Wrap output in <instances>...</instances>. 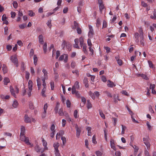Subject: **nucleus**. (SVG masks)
<instances>
[{"label":"nucleus","mask_w":156,"mask_h":156,"mask_svg":"<svg viewBox=\"0 0 156 156\" xmlns=\"http://www.w3.org/2000/svg\"><path fill=\"white\" fill-rule=\"evenodd\" d=\"M149 138L148 136H147L146 137L143 138L144 143L146 146L147 149H149L150 148V144L149 141Z\"/></svg>","instance_id":"obj_1"},{"label":"nucleus","mask_w":156,"mask_h":156,"mask_svg":"<svg viewBox=\"0 0 156 156\" xmlns=\"http://www.w3.org/2000/svg\"><path fill=\"white\" fill-rule=\"evenodd\" d=\"M88 27L89 29L88 32V36L90 38H91L93 37L94 34V33L92 26L90 25H89Z\"/></svg>","instance_id":"obj_2"},{"label":"nucleus","mask_w":156,"mask_h":156,"mask_svg":"<svg viewBox=\"0 0 156 156\" xmlns=\"http://www.w3.org/2000/svg\"><path fill=\"white\" fill-rule=\"evenodd\" d=\"M11 60L15 65L17 67L18 66V60L15 56H12L11 57Z\"/></svg>","instance_id":"obj_3"},{"label":"nucleus","mask_w":156,"mask_h":156,"mask_svg":"<svg viewBox=\"0 0 156 156\" xmlns=\"http://www.w3.org/2000/svg\"><path fill=\"white\" fill-rule=\"evenodd\" d=\"M80 88L79 85V82L78 81H76L74 85L73 86L72 88V90L73 92H74V91H76V89H79Z\"/></svg>","instance_id":"obj_4"},{"label":"nucleus","mask_w":156,"mask_h":156,"mask_svg":"<svg viewBox=\"0 0 156 156\" xmlns=\"http://www.w3.org/2000/svg\"><path fill=\"white\" fill-rule=\"evenodd\" d=\"M24 121L26 123H30L31 119L27 115H25L24 116Z\"/></svg>","instance_id":"obj_5"},{"label":"nucleus","mask_w":156,"mask_h":156,"mask_svg":"<svg viewBox=\"0 0 156 156\" xmlns=\"http://www.w3.org/2000/svg\"><path fill=\"white\" fill-rule=\"evenodd\" d=\"M53 146L55 149V151H59L58 147L59 146V144L58 143L55 142L54 143Z\"/></svg>","instance_id":"obj_6"},{"label":"nucleus","mask_w":156,"mask_h":156,"mask_svg":"<svg viewBox=\"0 0 156 156\" xmlns=\"http://www.w3.org/2000/svg\"><path fill=\"white\" fill-rule=\"evenodd\" d=\"M75 128L76 130V136L78 137L80 135L81 131L80 129L78 127V126L77 125H76Z\"/></svg>","instance_id":"obj_7"},{"label":"nucleus","mask_w":156,"mask_h":156,"mask_svg":"<svg viewBox=\"0 0 156 156\" xmlns=\"http://www.w3.org/2000/svg\"><path fill=\"white\" fill-rule=\"evenodd\" d=\"M42 72L44 74V77L42 79H47L48 78V73L46 70L45 69H43Z\"/></svg>","instance_id":"obj_8"},{"label":"nucleus","mask_w":156,"mask_h":156,"mask_svg":"<svg viewBox=\"0 0 156 156\" xmlns=\"http://www.w3.org/2000/svg\"><path fill=\"white\" fill-rule=\"evenodd\" d=\"M139 32L140 34V38L141 39L143 40L144 38L143 36V30L142 28L140 27L139 28Z\"/></svg>","instance_id":"obj_9"},{"label":"nucleus","mask_w":156,"mask_h":156,"mask_svg":"<svg viewBox=\"0 0 156 156\" xmlns=\"http://www.w3.org/2000/svg\"><path fill=\"white\" fill-rule=\"evenodd\" d=\"M35 150L37 152H40L42 153L44 151L43 150H41V149L40 148L39 146L38 145H36L35 147Z\"/></svg>","instance_id":"obj_10"},{"label":"nucleus","mask_w":156,"mask_h":156,"mask_svg":"<svg viewBox=\"0 0 156 156\" xmlns=\"http://www.w3.org/2000/svg\"><path fill=\"white\" fill-rule=\"evenodd\" d=\"M21 132L20 135H25V128L24 126H21Z\"/></svg>","instance_id":"obj_11"},{"label":"nucleus","mask_w":156,"mask_h":156,"mask_svg":"<svg viewBox=\"0 0 156 156\" xmlns=\"http://www.w3.org/2000/svg\"><path fill=\"white\" fill-rule=\"evenodd\" d=\"M10 91L12 94V95L15 98H16V95L15 93V91L13 87L11 86H10Z\"/></svg>","instance_id":"obj_12"},{"label":"nucleus","mask_w":156,"mask_h":156,"mask_svg":"<svg viewBox=\"0 0 156 156\" xmlns=\"http://www.w3.org/2000/svg\"><path fill=\"white\" fill-rule=\"evenodd\" d=\"M62 46L63 47V48L65 46L66 47L68 46V47H70L71 45L69 42H66L64 40L63 41Z\"/></svg>","instance_id":"obj_13"},{"label":"nucleus","mask_w":156,"mask_h":156,"mask_svg":"<svg viewBox=\"0 0 156 156\" xmlns=\"http://www.w3.org/2000/svg\"><path fill=\"white\" fill-rule=\"evenodd\" d=\"M108 82H109V83H108L107 84V86L108 87H112L113 86L115 87L116 86L113 82L109 80H108Z\"/></svg>","instance_id":"obj_14"},{"label":"nucleus","mask_w":156,"mask_h":156,"mask_svg":"<svg viewBox=\"0 0 156 156\" xmlns=\"http://www.w3.org/2000/svg\"><path fill=\"white\" fill-rule=\"evenodd\" d=\"M39 42L41 44L44 43L43 37L42 35L41 34L39 36Z\"/></svg>","instance_id":"obj_15"},{"label":"nucleus","mask_w":156,"mask_h":156,"mask_svg":"<svg viewBox=\"0 0 156 156\" xmlns=\"http://www.w3.org/2000/svg\"><path fill=\"white\" fill-rule=\"evenodd\" d=\"M134 37H135V39H136V42L137 44H138L139 43V40L138 39L139 37V34L137 32L135 33V34H134Z\"/></svg>","instance_id":"obj_16"},{"label":"nucleus","mask_w":156,"mask_h":156,"mask_svg":"<svg viewBox=\"0 0 156 156\" xmlns=\"http://www.w3.org/2000/svg\"><path fill=\"white\" fill-rule=\"evenodd\" d=\"M101 22L99 18H98L96 20V27L98 28L101 26Z\"/></svg>","instance_id":"obj_17"},{"label":"nucleus","mask_w":156,"mask_h":156,"mask_svg":"<svg viewBox=\"0 0 156 156\" xmlns=\"http://www.w3.org/2000/svg\"><path fill=\"white\" fill-rule=\"evenodd\" d=\"M33 83L32 81L29 80L28 82V88L29 90H32Z\"/></svg>","instance_id":"obj_18"},{"label":"nucleus","mask_w":156,"mask_h":156,"mask_svg":"<svg viewBox=\"0 0 156 156\" xmlns=\"http://www.w3.org/2000/svg\"><path fill=\"white\" fill-rule=\"evenodd\" d=\"M3 81L4 84L6 85H7V83L10 82V81L9 78L5 77L4 78Z\"/></svg>","instance_id":"obj_19"},{"label":"nucleus","mask_w":156,"mask_h":156,"mask_svg":"<svg viewBox=\"0 0 156 156\" xmlns=\"http://www.w3.org/2000/svg\"><path fill=\"white\" fill-rule=\"evenodd\" d=\"M79 41H80V44L81 46V47H82V45H83V44H84L83 43L84 41L83 37H80L79 38Z\"/></svg>","instance_id":"obj_20"},{"label":"nucleus","mask_w":156,"mask_h":156,"mask_svg":"<svg viewBox=\"0 0 156 156\" xmlns=\"http://www.w3.org/2000/svg\"><path fill=\"white\" fill-rule=\"evenodd\" d=\"M37 57L36 55H34V63L35 66L37 64Z\"/></svg>","instance_id":"obj_21"},{"label":"nucleus","mask_w":156,"mask_h":156,"mask_svg":"<svg viewBox=\"0 0 156 156\" xmlns=\"http://www.w3.org/2000/svg\"><path fill=\"white\" fill-rule=\"evenodd\" d=\"M72 94H75L76 97L78 98H80V94L79 93V92L78 91L76 90L74 92H73L72 90Z\"/></svg>","instance_id":"obj_22"},{"label":"nucleus","mask_w":156,"mask_h":156,"mask_svg":"<svg viewBox=\"0 0 156 156\" xmlns=\"http://www.w3.org/2000/svg\"><path fill=\"white\" fill-rule=\"evenodd\" d=\"M2 68L4 73H6L7 72V69L6 65L5 64H3Z\"/></svg>","instance_id":"obj_23"},{"label":"nucleus","mask_w":156,"mask_h":156,"mask_svg":"<svg viewBox=\"0 0 156 156\" xmlns=\"http://www.w3.org/2000/svg\"><path fill=\"white\" fill-rule=\"evenodd\" d=\"M47 44L46 43H45L43 46V48L44 53H45L47 52Z\"/></svg>","instance_id":"obj_24"},{"label":"nucleus","mask_w":156,"mask_h":156,"mask_svg":"<svg viewBox=\"0 0 156 156\" xmlns=\"http://www.w3.org/2000/svg\"><path fill=\"white\" fill-rule=\"evenodd\" d=\"M122 127V131L121 132L122 134H124L125 133V131L126 130V126H124L123 125H121Z\"/></svg>","instance_id":"obj_25"},{"label":"nucleus","mask_w":156,"mask_h":156,"mask_svg":"<svg viewBox=\"0 0 156 156\" xmlns=\"http://www.w3.org/2000/svg\"><path fill=\"white\" fill-rule=\"evenodd\" d=\"M42 142H43V146L44 147V149H47L48 147H46L47 145V142L45 140L43 139L42 140Z\"/></svg>","instance_id":"obj_26"},{"label":"nucleus","mask_w":156,"mask_h":156,"mask_svg":"<svg viewBox=\"0 0 156 156\" xmlns=\"http://www.w3.org/2000/svg\"><path fill=\"white\" fill-rule=\"evenodd\" d=\"M83 47V50L85 54H87V51L86 50L87 46L86 44H84L82 45Z\"/></svg>","instance_id":"obj_27"},{"label":"nucleus","mask_w":156,"mask_h":156,"mask_svg":"<svg viewBox=\"0 0 156 156\" xmlns=\"http://www.w3.org/2000/svg\"><path fill=\"white\" fill-rule=\"evenodd\" d=\"M87 130L88 131V134L87 135L88 136H91V128L90 127H88L87 128Z\"/></svg>","instance_id":"obj_28"},{"label":"nucleus","mask_w":156,"mask_h":156,"mask_svg":"<svg viewBox=\"0 0 156 156\" xmlns=\"http://www.w3.org/2000/svg\"><path fill=\"white\" fill-rule=\"evenodd\" d=\"M59 105V104L58 103H57V105L54 109L55 114H56L58 113V109Z\"/></svg>","instance_id":"obj_29"},{"label":"nucleus","mask_w":156,"mask_h":156,"mask_svg":"<svg viewBox=\"0 0 156 156\" xmlns=\"http://www.w3.org/2000/svg\"><path fill=\"white\" fill-rule=\"evenodd\" d=\"M99 10L102 12V10L104 9L105 6L103 4L99 5Z\"/></svg>","instance_id":"obj_30"},{"label":"nucleus","mask_w":156,"mask_h":156,"mask_svg":"<svg viewBox=\"0 0 156 156\" xmlns=\"http://www.w3.org/2000/svg\"><path fill=\"white\" fill-rule=\"evenodd\" d=\"M72 72L73 74H76L77 76H79V71L78 69L73 70L72 71Z\"/></svg>","instance_id":"obj_31"},{"label":"nucleus","mask_w":156,"mask_h":156,"mask_svg":"<svg viewBox=\"0 0 156 156\" xmlns=\"http://www.w3.org/2000/svg\"><path fill=\"white\" fill-rule=\"evenodd\" d=\"M92 107V105L90 103V100H87V108L88 109H89Z\"/></svg>","instance_id":"obj_32"},{"label":"nucleus","mask_w":156,"mask_h":156,"mask_svg":"<svg viewBox=\"0 0 156 156\" xmlns=\"http://www.w3.org/2000/svg\"><path fill=\"white\" fill-rule=\"evenodd\" d=\"M18 102L16 101H14L12 104V106L14 108H17L18 105Z\"/></svg>","instance_id":"obj_33"},{"label":"nucleus","mask_w":156,"mask_h":156,"mask_svg":"<svg viewBox=\"0 0 156 156\" xmlns=\"http://www.w3.org/2000/svg\"><path fill=\"white\" fill-rule=\"evenodd\" d=\"M92 139L93 143L95 144H96L97 143V141H96V136L95 135L93 136Z\"/></svg>","instance_id":"obj_34"},{"label":"nucleus","mask_w":156,"mask_h":156,"mask_svg":"<svg viewBox=\"0 0 156 156\" xmlns=\"http://www.w3.org/2000/svg\"><path fill=\"white\" fill-rule=\"evenodd\" d=\"M20 139L21 140L23 141L26 138V137L25 136V135H20Z\"/></svg>","instance_id":"obj_35"},{"label":"nucleus","mask_w":156,"mask_h":156,"mask_svg":"<svg viewBox=\"0 0 156 156\" xmlns=\"http://www.w3.org/2000/svg\"><path fill=\"white\" fill-rule=\"evenodd\" d=\"M27 145H30V143L29 142V140L28 137H27L25 140L23 141Z\"/></svg>","instance_id":"obj_36"},{"label":"nucleus","mask_w":156,"mask_h":156,"mask_svg":"<svg viewBox=\"0 0 156 156\" xmlns=\"http://www.w3.org/2000/svg\"><path fill=\"white\" fill-rule=\"evenodd\" d=\"M74 26L73 27V29L77 28L78 27V24L76 21L74 22Z\"/></svg>","instance_id":"obj_37"},{"label":"nucleus","mask_w":156,"mask_h":156,"mask_svg":"<svg viewBox=\"0 0 156 156\" xmlns=\"http://www.w3.org/2000/svg\"><path fill=\"white\" fill-rule=\"evenodd\" d=\"M89 94L93 99H94L95 97L94 94L92 93L91 91H90L89 92Z\"/></svg>","instance_id":"obj_38"},{"label":"nucleus","mask_w":156,"mask_h":156,"mask_svg":"<svg viewBox=\"0 0 156 156\" xmlns=\"http://www.w3.org/2000/svg\"><path fill=\"white\" fill-rule=\"evenodd\" d=\"M148 64L149 65V67L151 68H154V65L153 64L152 62L150 61H148Z\"/></svg>","instance_id":"obj_39"},{"label":"nucleus","mask_w":156,"mask_h":156,"mask_svg":"<svg viewBox=\"0 0 156 156\" xmlns=\"http://www.w3.org/2000/svg\"><path fill=\"white\" fill-rule=\"evenodd\" d=\"M55 126L54 124H52L50 127V129L51 132H55Z\"/></svg>","instance_id":"obj_40"},{"label":"nucleus","mask_w":156,"mask_h":156,"mask_svg":"<svg viewBox=\"0 0 156 156\" xmlns=\"http://www.w3.org/2000/svg\"><path fill=\"white\" fill-rule=\"evenodd\" d=\"M58 114L60 116H63L64 115L62 108H60L59 109V111L58 112Z\"/></svg>","instance_id":"obj_41"},{"label":"nucleus","mask_w":156,"mask_h":156,"mask_svg":"<svg viewBox=\"0 0 156 156\" xmlns=\"http://www.w3.org/2000/svg\"><path fill=\"white\" fill-rule=\"evenodd\" d=\"M28 14L29 16H34L35 13L32 11L29 10V11Z\"/></svg>","instance_id":"obj_42"},{"label":"nucleus","mask_w":156,"mask_h":156,"mask_svg":"<svg viewBox=\"0 0 156 156\" xmlns=\"http://www.w3.org/2000/svg\"><path fill=\"white\" fill-rule=\"evenodd\" d=\"M99 114L101 117L103 119H105V116L104 114H103V112L101 111V110H99Z\"/></svg>","instance_id":"obj_43"},{"label":"nucleus","mask_w":156,"mask_h":156,"mask_svg":"<svg viewBox=\"0 0 156 156\" xmlns=\"http://www.w3.org/2000/svg\"><path fill=\"white\" fill-rule=\"evenodd\" d=\"M46 88H43V89L42 90V91H41V94L43 96L45 97V94L44 93L46 91Z\"/></svg>","instance_id":"obj_44"},{"label":"nucleus","mask_w":156,"mask_h":156,"mask_svg":"<svg viewBox=\"0 0 156 156\" xmlns=\"http://www.w3.org/2000/svg\"><path fill=\"white\" fill-rule=\"evenodd\" d=\"M21 69L22 71L23 72L25 70L24 63L22 62L21 63Z\"/></svg>","instance_id":"obj_45"},{"label":"nucleus","mask_w":156,"mask_h":156,"mask_svg":"<svg viewBox=\"0 0 156 156\" xmlns=\"http://www.w3.org/2000/svg\"><path fill=\"white\" fill-rule=\"evenodd\" d=\"M50 85L51 87V89L52 90H53L54 87V83L53 81H51L50 82Z\"/></svg>","instance_id":"obj_46"},{"label":"nucleus","mask_w":156,"mask_h":156,"mask_svg":"<svg viewBox=\"0 0 156 156\" xmlns=\"http://www.w3.org/2000/svg\"><path fill=\"white\" fill-rule=\"evenodd\" d=\"M126 108L127 109V110H128V111L129 112V114L131 115H132L133 114V112L130 109V108H129V107L126 106Z\"/></svg>","instance_id":"obj_47"},{"label":"nucleus","mask_w":156,"mask_h":156,"mask_svg":"<svg viewBox=\"0 0 156 156\" xmlns=\"http://www.w3.org/2000/svg\"><path fill=\"white\" fill-rule=\"evenodd\" d=\"M76 65V63L74 62H72L71 64V67L73 68L74 69Z\"/></svg>","instance_id":"obj_48"},{"label":"nucleus","mask_w":156,"mask_h":156,"mask_svg":"<svg viewBox=\"0 0 156 156\" xmlns=\"http://www.w3.org/2000/svg\"><path fill=\"white\" fill-rule=\"evenodd\" d=\"M95 154L97 156H101L102 153L99 151H97L96 152Z\"/></svg>","instance_id":"obj_49"},{"label":"nucleus","mask_w":156,"mask_h":156,"mask_svg":"<svg viewBox=\"0 0 156 156\" xmlns=\"http://www.w3.org/2000/svg\"><path fill=\"white\" fill-rule=\"evenodd\" d=\"M13 5L15 8H17L18 7V4L16 1H14L13 2Z\"/></svg>","instance_id":"obj_50"},{"label":"nucleus","mask_w":156,"mask_h":156,"mask_svg":"<svg viewBox=\"0 0 156 156\" xmlns=\"http://www.w3.org/2000/svg\"><path fill=\"white\" fill-rule=\"evenodd\" d=\"M26 26V23H23L22 24L20 25L19 26V27L20 28L23 29Z\"/></svg>","instance_id":"obj_51"},{"label":"nucleus","mask_w":156,"mask_h":156,"mask_svg":"<svg viewBox=\"0 0 156 156\" xmlns=\"http://www.w3.org/2000/svg\"><path fill=\"white\" fill-rule=\"evenodd\" d=\"M8 27H6L4 28V34L5 35L8 34Z\"/></svg>","instance_id":"obj_52"},{"label":"nucleus","mask_w":156,"mask_h":156,"mask_svg":"<svg viewBox=\"0 0 156 156\" xmlns=\"http://www.w3.org/2000/svg\"><path fill=\"white\" fill-rule=\"evenodd\" d=\"M34 54V51L33 49L30 50V56L31 58L33 55Z\"/></svg>","instance_id":"obj_53"},{"label":"nucleus","mask_w":156,"mask_h":156,"mask_svg":"<svg viewBox=\"0 0 156 156\" xmlns=\"http://www.w3.org/2000/svg\"><path fill=\"white\" fill-rule=\"evenodd\" d=\"M61 140L62 141L63 144L64 145L66 142V139L65 137H61Z\"/></svg>","instance_id":"obj_54"},{"label":"nucleus","mask_w":156,"mask_h":156,"mask_svg":"<svg viewBox=\"0 0 156 156\" xmlns=\"http://www.w3.org/2000/svg\"><path fill=\"white\" fill-rule=\"evenodd\" d=\"M46 111H44L42 113L41 116L43 119L46 116Z\"/></svg>","instance_id":"obj_55"},{"label":"nucleus","mask_w":156,"mask_h":156,"mask_svg":"<svg viewBox=\"0 0 156 156\" xmlns=\"http://www.w3.org/2000/svg\"><path fill=\"white\" fill-rule=\"evenodd\" d=\"M46 79H42V80L43 82V88H46V83L45 82V80Z\"/></svg>","instance_id":"obj_56"},{"label":"nucleus","mask_w":156,"mask_h":156,"mask_svg":"<svg viewBox=\"0 0 156 156\" xmlns=\"http://www.w3.org/2000/svg\"><path fill=\"white\" fill-rule=\"evenodd\" d=\"M105 93L107 95L108 97H110V98H112V94L109 92L108 91H106L105 92Z\"/></svg>","instance_id":"obj_57"},{"label":"nucleus","mask_w":156,"mask_h":156,"mask_svg":"<svg viewBox=\"0 0 156 156\" xmlns=\"http://www.w3.org/2000/svg\"><path fill=\"white\" fill-rule=\"evenodd\" d=\"M77 113H78V111L76 110L74 111V112L73 115L74 117L75 118H77L78 117L77 116Z\"/></svg>","instance_id":"obj_58"},{"label":"nucleus","mask_w":156,"mask_h":156,"mask_svg":"<svg viewBox=\"0 0 156 156\" xmlns=\"http://www.w3.org/2000/svg\"><path fill=\"white\" fill-rule=\"evenodd\" d=\"M107 27V22L105 20H103V22L102 28H105Z\"/></svg>","instance_id":"obj_59"},{"label":"nucleus","mask_w":156,"mask_h":156,"mask_svg":"<svg viewBox=\"0 0 156 156\" xmlns=\"http://www.w3.org/2000/svg\"><path fill=\"white\" fill-rule=\"evenodd\" d=\"M11 17L12 18H15L16 13L15 12H11Z\"/></svg>","instance_id":"obj_60"},{"label":"nucleus","mask_w":156,"mask_h":156,"mask_svg":"<svg viewBox=\"0 0 156 156\" xmlns=\"http://www.w3.org/2000/svg\"><path fill=\"white\" fill-rule=\"evenodd\" d=\"M77 33L79 34H80L81 33L82 31L81 29L79 27H77Z\"/></svg>","instance_id":"obj_61"},{"label":"nucleus","mask_w":156,"mask_h":156,"mask_svg":"<svg viewBox=\"0 0 156 156\" xmlns=\"http://www.w3.org/2000/svg\"><path fill=\"white\" fill-rule=\"evenodd\" d=\"M149 111L151 112V113H154V111L153 110L152 108V106L151 105L149 106Z\"/></svg>","instance_id":"obj_62"},{"label":"nucleus","mask_w":156,"mask_h":156,"mask_svg":"<svg viewBox=\"0 0 156 156\" xmlns=\"http://www.w3.org/2000/svg\"><path fill=\"white\" fill-rule=\"evenodd\" d=\"M51 20H49L48 21L47 23V26L50 28H51Z\"/></svg>","instance_id":"obj_63"},{"label":"nucleus","mask_w":156,"mask_h":156,"mask_svg":"<svg viewBox=\"0 0 156 156\" xmlns=\"http://www.w3.org/2000/svg\"><path fill=\"white\" fill-rule=\"evenodd\" d=\"M55 156H61L60 153H59V151H55Z\"/></svg>","instance_id":"obj_64"}]
</instances>
